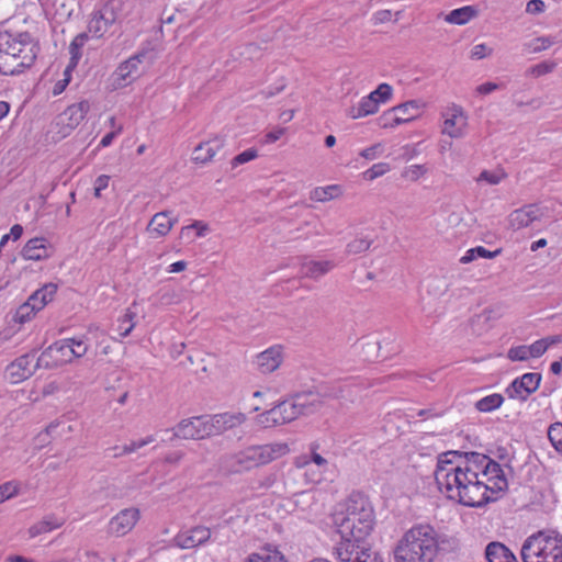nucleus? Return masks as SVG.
Segmentation results:
<instances>
[{
	"label": "nucleus",
	"mask_w": 562,
	"mask_h": 562,
	"mask_svg": "<svg viewBox=\"0 0 562 562\" xmlns=\"http://www.w3.org/2000/svg\"><path fill=\"white\" fill-rule=\"evenodd\" d=\"M334 524L341 538L336 547L337 555L349 558L352 550L370 544L375 515L369 497L363 493L352 492L346 499L344 509L335 513Z\"/></svg>",
	"instance_id": "f257e3e1"
},
{
	"label": "nucleus",
	"mask_w": 562,
	"mask_h": 562,
	"mask_svg": "<svg viewBox=\"0 0 562 562\" xmlns=\"http://www.w3.org/2000/svg\"><path fill=\"white\" fill-rule=\"evenodd\" d=\"M460 457V451H447L438 456L435 480L447 498L467 507H482L497 499L487 494L484 481H474L452 458Z\"/></svg>",
	"instance_id": "f03ea898"
},
{
	"label": "nucleus",
	"mask_w": 562,
	"mask_h": 562,
	"mask_svg": "<svg viewBox=\"0 0 562 562\" xmlns=\"http://www.w3.org/2000/svg\"><path fill=\"white\" fill-rule=\"evenodd\" d=\"M38 43L27 32H0V75L15 76L33 66Z\"/></svg>",
	"instance_id": "7ed1b4c3"
},
{
	"label": "nucleus",
	"mask_w": 562,
	"mask_h": 562,
	"mask_svg": "<svg viewBox=\"0 0 562 562\" xmlns=\"http://www.w3.org/2000/svg\"><path fill=\"white\" fill-rule=\"evenodd\" d=\"M438 552V535L430 525L408 529L394 549L395 562H432Z\"/></svg>",
	"instance_id": "20e7f679"
},
{
	"label": "nucleus",
	"mask_w": 562,
	"mask_h": 562,
	"mask_svg": "<svg viewBox=\"0 0 562 562\" xmlns=\"http://www.w3.org/2000/svg\"><path fill=\"white\" fill-rule=\"evenodd\" d=\"M288 451L286 443L254 445L227 457L226 465L231 473H244L266 465Z\"/></svg>",
	"instance_id": "39448f33"
},
{
	"label": "nucleus",
	"mask_w": 562,
	"mask_h": 562,
	"mask_svg": "<svg viewBox=\"0 0 562 562\" xmlns=\"http://www.w3.org/2000/svg\"><path fill=\"white\" fill-rule=\"evenodd\" d=\"M522 562H562V536L539 530L528 536L520 549Z\"/></svg>",
	"instance_id": "423d86ee"
},
{
	"label": "nucleus",
	"mask_w": 562,
	"mask_h": 562,
	"mask_svg": "<svg viewBox=\"0 0 562 562\" xmlns=\"http://www.w3.org/2000/svg\"><path fill=\"white\" fill-rule=\"evenodd\" d=\"M121 4L117 0H108L94 9L88 21V35L102 38L119 19Z\"/></svg>",
	"instance_id": "0eeeda50"
},
{
	"label": "nucleus",
	"mask_w": 562,
	"mask_h": 562,
	"mask_svg": "<svg viewBox=\"0 0 562 562\" xmlns=\"http://www.w3.org/2000/svg\"><path fill=\"white\" fill-rule=\"evenodd\" d=\"M36 349H33L8 364L5 368V376L11 383L16 384L23 382L31 378L37 369L42 368L41 366H36Z\"/></svg>",
	"instance_id": "6e6552de"
},
{
	"label": "nucleus",
	"mask_w": 562,
	"mask_h": 562,
	"mask_svg": "<svg viewBox=\"0 0 562 562\" xmlns=\"http://www.w3.org/2000/svg\"><path fill=\"white\" fill-rule=\"evenodd\" d=\"M90 109L88 101H81L69 105L63 113L56 117L57 133L61 138L68 136L85 119Z\"/></svg>",
	"instance_id": "1a4fd4ad"
},
{
	"label": "nucleus",
	"mask_w": 562,
	"mask_h": 562,
	"mask_svg": "<svg viewBox=\"0 0 562 562\" xmlns=\"http://www.w3.org/2000/svg\"><path fill=\"white\" fill-rule=\"evenodd\" d=\"M207 428V416H194L182 419L175 428H172V438L201 440L206 437H211Z\"/></svg>",
	"instance_id": "9d476101"
},
{
	"label": "nucleus",
	"mask_w": 562,
	"mask_h": 562,
	"mask_svg": "<svg viewBox=\"0 0 562 562\" xmlns=\"http://www.w3.org/2000/svg\"><path fill=\"white\" fill-rule=\"evenodd\" d=\"M341 389L333 394L324 393L321 394L316 391L297 392L290 396L295 408L301 416H308L315 414L323 406V398L326 396L340 397Z\"/></svg>",
	"instance_id": "9b49d317"
},
{
	"label": "nucleus",
	"mask_w": 562,
	"mask_h": 562,
	"mask_svg": "<svg viewBox=\"0 0 562 562\" xmlns=\"http://www.w3.org/2000/svg\"><path fill=\"white\" fill-rule=\"evenodd\" d=\"M541 374L537 372L525 373L516 378L505 390L506 395L513 400L525 402L535 393L541 382Z\"/></svg>",
	"instance_id": "f8f14e48"
},
{
	"label": "nucleus",
	"mask_w": 562,
	"mask_h": 562,
	"mask_svg": "<svg viewBox=\"0 0 562 562\" xmlns=\"http://www.w3.org/2000/svg\"><path fill=\"white\" fill-rule=\"evenodd\" d=\"M70 362L68 345L59 340L45 348L36 358V366L46 370L57 369Z\"/></svg>",
	"instance_id": "ddd939ff"
},
{
	"label": "nucleus",
	"mask_w": 562,
	"mask_h": 562,
	"mask_svg": "<svg viewBox=\"0 0 562 562\" xmlns=\"http://www.w3.org/2000/svg\"><path fill=\"white\" fill-rule=\"evenodd\" d=\"M543 215L544 212L539 204H526L510 212L508 215V227L514 231L529 227L532 223L540 221Z\"/></svg>",
	"instance_id": "4468645a"
},
{
	"label": "nucleus",
	"mask_w": 562,
	"mask_h": 562,
	"mask_svg": "<svg viewBox=\"0 0 562 562\" xmlns=\"http://www.w3.org/2000/svg\"><path fill=\"white\" fill-rule=\"evenodd\" d=\"M452 459L462 467V470L465 473L471 474L470 477L474 481H483L481 477L485 470L484 465H486L491 460L486 454L475 451L460 452V457Z\"/></svg>",
	"instance_id": "2eb2a0df"
},
{
	"label": "nucleus",
	"mask_w": 562,
	"mask_h": 562,
	"mask_svg": "<svg viewBox=\"0 0 562 562\" xmlns=\"http://www.w3.org/2000/svg\"><path fill=\"white\" fill-rule=\"evenodd\" d=\"M484 467L485 470L481 479L484 480L487 494L496 496L499 492L506 491L508 482L501 464L491 459Z\"/></svg>",
	"instance_id": "dca6fc26"
},
{
	"label": "nucleus",
	"mask_w": 562,
	"mask_h": 562,
	"mask_svg": "<svg viewBox=\"0 0 562 562\" xmlns=\"http://www.w3.org/2000/svg\"><path fill=\"white\" fill-rule=\"evenodd\" d=\"M247 417L244 413H222L207 416L209 434L218 436L229 429L240 426L246 422Z\"/></svg>",
	"instance_id": "f3484780"
},
{
	"label": "nucleus",
	"mask_w": 562,
	"mask_h": 562,
	"mask_svg": "<svg viewBox=\"0 0 562 562\" xmlns=\"http://www.w3.org/2000/svg\"><path fill=\"white\" fill-rule=\"evenodd\" d=\"M137 508H125L116 514L109 522V532L117 537L128 533L139 519Z\"/></svg>",
	"instance_id": "a211bd4d"
},
{
	"label": "nucleus",
	"mask_w": 562,
	"mask_h": 562,
	"mask_svg": "<svg viewBox=\"0 0 562 562\" xmlns=\"http://www.w3.org/2000/svg\"><path fill=\"white\" fill-rule=\"evenodd\" d=\"M336 267L333 260H315L304 256L300 263V273L302 278L319 280Z\"/></svg>",
	"instance_id": "6ab92c4d"
},
{
	"label": "nucleus",
	"mask_w": 562,
	"mask_h": 562,
	"mask_svg": "<svg viewBox=\"0 0 562 562\" xmlns=\"http://www.w3.org/2000/svg\"><path fill=\"white\" fill-rule=\"evenodd\" d=\"M211 537V530L204 526H196L188 531L179 532L176 544L182 549H191L205 543Z\"/></svg>",
	"instance_id": "aec40b11"
},
{
	"label": "nucleus",
	"mask_w": 562,
	"mask_h": 562,
	"mask_svg": "<svg viewBox=\"0 0 562 562\" xmlns=\"http://www.w3.org/2000/svg\"><path fill=\"white\" fill-rule=\"evenodd\" d=\"M282 361V347L279 345L266 349L256 357L257 368L263 374L276 371L281 366Z\"/></svg>",
	"instance_id": "412c9836"
},
{
	"label": "nucleus",
	"mask_w": 562,
	"mask_h": 562,
	"mask_svg": "<svg viewBox=\"0 0 562 562\" xmlns=\"http://www.w3.org/2000/svg\"><path fill=\"white\" fill-rule=\"evenodd\" d=\"M467 125L468 116L463 112L462 108L453 106L451 109V115L443 122L442 133L452 138H460L464 135Z\"/></svg>",
	"instance_id": "4be33fe9"
},
{
	"label": "nucleus",
	"mask_w": 562,
	"mask_h": 562,
	"mask_svg": "<svg viewBox=\"0 0 562 562\" xmlns=\"http://www.w3.org/2000/svg\"><path fill=\"white\" fill-rule=\"evenodd\" d=\"M170 215V211L156 213L150 220L147 231L150 234H155V237L166 236L177 223V218H171Z\"/></svg>",
	"instance_id": "5701e85b"
},
{
	"label": "nucleus",
	"mask_w": 562,
	"mask_h": 562,
	"mask_svg": "<svg viewBox=\"0 0 562 562\" xmlns=\"http://www.w3.org/2000/svg\"><path fill=\"white\" fill-rule=\"evenodd\" d=\"M223 146L221 139L215 138L212 142L200 143L193 150L192 160L195 164H206L212 160L216 151Z\"/></svg>",
	"instance_id": "b1692460"
},
{
	"label": "nucleus",
	"mask_w": 562,
	"mask_h": 562,
	"mask_svg": "<svg viewBox=\"0 0 562 562\" xmlns=\"http://www.w3.org/2000/svg\"><path fill=\"white\" fill-rule=\"evenodd\" d=\"M46 240L44 238H32L30 239L22 249L21 255L26 260H42L48 257V249L46 247Z\"/></svg>",
	"instance_id": "393cba45"
},
{
	"label": "nucleus",
	"mask_w": 562,
	"mask_h": 562,
	"mask_svg": "<svg viewBox=\"0 0 562 562\" xmlns=\"http://www.w3.org/2000/svg\"><path fill=\"white\" fill-rule=\"evenodd\" d=\"M88 40V33L82 32L75 36V38L71 41L69 45L70 59L65 69V75L71 74V71L78 66V63L82 56L81 48L85 46Z\"/></svg>",
	"instance_id": "a878e982"
},
{
	"label": "nucleus",
	"mask_w": 562,
	"mask_h": 562,
	"mask_svg": "<svg viewBox=\"0 0 562 562\" xmlns=\"http://www.w3.org/2000/svg\"><path fill=\"white\" fill-rule=\"evenodd\" d=\"M57 292V285L54 283H47L43 288L35 291L27 300V302L34 307V310L41 311L48 302L53 300V296Z\"/></svg>",
	"instance_id": "bb28decb"
},
{
	"label": "nucleus",
	"mask_w": 562,
	"mask_h": 562,
	"mask_svg": "<svg viewBox=\"0 0 562 562\" xmlns=\"http://www.w3.org/2000/svg\"><path fill=\"white\" fill-rule=\"evenodd\" d=\"M340 562H384V559L375 551H372L371 546L367 544L363 549L352 550L348 557L337 555Z\"/></svg>",
	"instance_id": "cd10ccee"
},
{
	"label": "nucleus",
	"mask_w": 562,
	"mask_h": 562,
	"mask_svg": "<svg viewBox=\"0 0 562 562\" xmlns=\"http://www.w3.org/2000/svg\"><path fill=\"white\" fill-rule=\"evenodd\" d=\"M379 110V104L373 95L368 94L362 98L358 106H352L348 110V115L351 119H359L363 116H368L370 114H374Z\"/></svg>",
	"instance_id": "c85d7f7f"
},
{
	"label": "nucleus",
	"mask_w": 562,
	"mask_h": 562,
	"mask_svg": "<svg viewBox=\"0 0 562 562\" xmlns=\"http://www.w3.org/2000/svg\"><path fill=\"white\" fill-rule=\"evenodd\" d=\"M145 55L146 52H140L123 61L116 69L119 79L126 81L127 79L133 78V75L137 72L138 64L142 63Z\"/></svg>",
	"instance_id": "c756f323"
},
{
	"label": "nucleus",
	"mask_w": 562,
	"mask_h": 562,
	"mask_svg": "<svg viewBox=\"0 0 562 562\" xmlns=\"http://www.w3.org/2000/svg\"><path fill=\"white\" fill-rule=\"evenodd\" d=\"M513 552L502 542L493 541L485 548V559L488 562H505Z\"/></svg>",
	"instance_id": "7c9ffc66"
},
{
	"label": "nucleus",
	"mask_w": 562,
	"mask_h": 562,
	"mask_svg": "<svg viewBox=\"0 0 562 562\" xmlns=\"http://www.w3.org/2000/svg\"><path fill=\"white\" fill-rule=\"evenodd\" d=\"M479 14V10L474 5H465L452 10L447 16L446 21L452 24L462 25Z\"/></svg>",
	"instance_id": "2f4dec72"
},
{
	"label": "nucleus",
	"mask_w": 562,
	"mask_h": 562,
	"mask_svg": "<svg viewBox=\"0 0 562 562\" xmlns=\"http://www.w3.org/2000/svg\"><path fill=\"white\" fill-rule=\"evenodd\" d=\"M282 418V413L278 404H276L272 408L259 414L257 416V422L263 427H276L285 424Z\"/></svg>",
	"instance_id": "473e14b6"
},
{
	"label": "nucleus",
	"mask_w": 562,
	"mask_h": 562,
	"mask_svg": "<svg viewBox=\"0 0 562 562\" xmlns=\"http://www.w3.org/2000/svg\"><path fill=\"white\" fill-rule=\"evenodd\" d=\"M504 403V396L499 393L487 395L475 403V408L482 413H490L499 408Z\"/></svg>",
	"instance_id": "72a5a7b5"
},
{
	"label": "nucleus",
	"mask_w": 562,
	"mask_h": 562,
	"mask_svg": "<svg viewBox=\"0 0 562 562\" xmlns=\"http://www.w3.org/2000/svg\"><path fill=\"white\" fill-rule=\"evenodd\" d=\"M362 348V355L363 357L369 360L373 361L374 359H378L380 357L387 358L389 355H381L380 350L382 348L381 341L375 340L373 338H367L361 342Z\"/></svg>",
	"instance_id": "f704fd0d"
},
{
	"label": "nucleus",
	"mask_w": 562,
	"mask_h": 562,
	"mask_svg": "<svg viewBox=\"0 0 562 562\" xmlns=\"http://www.w3.org/2000/svg\"><path fill=\"white\" fill-rule=\"evenodd\" d=\"M398 116L408 119V122L415 120L420 113V104L416 100L406 101L393 108Z\"/></svg>",
	"instance_id": "c9c22d12"
},
{
	"label": "nucleus",
	"mask_w": 562,
	"mask_h": 562,
	"mask_svg": "<svg viewBox=\"0 0 562 562\" xmlns=\"http://www.w3.org/2000/svg\"><path fill=\"white\" fill-rule=\"evenodd\" d=\"M265 550H267L268 553H251L244 560V562H288L280 551L274 550L273 552H270L268 548Z\"/></svg>",
	"instance_id": "e433bc0d"
},
{
	"label": "nucleus",
	"mask_w": 562,
	"mask_h": 562,
	"mask_svg": "<svg viewBox=\"0 0 562 562\" xmlns=\"http://www.w3.org/2000/svg\"><path fill=\"white\" fill-rule=\"evenodd\" d=\"M407 122H408V119L404 117V116H398V114H396V112L394 111L393 108L385 111L378 119V124L382 128L394 127L396 125L407 123Z\"/></svg>",
	"instance_id": "4c0bfd02"
},
{
	"label": "nucleus",
	"mask_w": 562,
	"mask_h": 562,
	"mask_svg": "<svg viewBox=\"0 0 562 562\" xmlns=\"http://www.w3.org/2000/svg\"><path fill=\"white\" fill-rule=\"evenodd\" d=\"M339 193V188L337 186H328L325 188H315L311 193V199L325 202L336 198Z\"/></svg>",
	"instance_id": "58836bf2"
},
{
	"label": "nucleus",
	"mask_w": 562,
	"mask_h": 562,
	"mask_svg": "<svg viewBox=\"0 0 562 562\" xmlns=\"http://www.w3.org/2000/svg\"><path fill=\"white\" fill-rule=\"evenodd\" d=\"M557 68V63L553 60L541 61L537 65L529 67L526 71L527 76H531L533 78H539L547 74L552 72Z\"/></svg>",
	"instance_id": "ea45409f"
},
{
	"label": "nucleus",
	"mask_w": 562,
	"mask_h": 562,
	"mask_svg": "<svg viewBox=\"0 0 562 562\" xmlns=\"http://www.w3.org/2000/svg\"><path fill=\"white\" fill-rule=\"evenodd\" d=\"M278 406L282 413V420L285 422V424H289L300 417L295 404H293L292 400L289 397L286 400H283L278 403Z\"/></svg>",
	"instance_id": "a19ab883"
},
{
	"label": "nucleus",
	"mask_w": 562,
	"mask_h": 562,
	"mask_svg": "<svg viewBox=\"0 0 562 562\" xmlns=\"http://www.w3.org/2000/svg\"><path fill=\"white\" fill-rule=\"evenodd\" d=\"M135 316V313L127 310L125 314L119 319L117 330L121 337H127L131 334L135 327V323L133 322Z\"/></svg>",
	"instance_id": "79ce46f5"
},
{
	"label": "nucleus",
	"mask_w": 562,
	"mask_h": 562,
	"mask_svg": "<svg viewBox=\"0 0 562 562\" xmlns=\"http://www.w3.org/2000/svg\"><path fill=\"white\" fill-rule=\"evenodd\" d=\"M372 239L366 237H357L347 245V252L351 255H358L367 251L372 245Z\"/></svg>",
	"instance_id": "37998d69"
},
{
	"label": "nucleus",
	"mask_w": 562,
	"mask_h": 562,
	"mask_svg": "<svg viewBox=\"0 0 562 562\" xmlns=\"http://www.w3.org/2000/svg\"><path fill=\"white\" fill-rule=\"evenodd\" d=\"M507 358L510 361H527L531 359L530 348L526 345L512 347L507 351Z\"/></svg>",
	"instance_id": "c03bdc74"
},
{
	"label": "nucleus",
	"mask_w": 562,
	"mask_h": 562,
	"mask_svg": "<svg viewBox=\"0 0 562 562\" xmlns=\"http://www.w3.org/2000/svg\"><path fill=\"white\" fill-rule=\"evenodd\" d=\"M20 492V484L16 481H9L0 485V504L16 496Z\"/></svg>",
	"instance_id": "a18cd8bd"
},
{
	"label": "nucleus",
	"mask_w": 562,
	"mask_h": 562,
	"mask_svg": "<svg viewBox=\"0 0 562 562\" xmlns=\"http://www.w3.org/2000/svg\"><path fill=\"white\" fill-rule=\"evenodd\" d=\"M59 526H60V524L57 521H53L50 519H44V520L38 521L37 524L33 525L29 531H30L31 537H36L41 533H45L53 529H56Z\"/></svg>",
	"instance_id": "49530a36"
},
{
	"label": "nucleus",
	"mask_w": 562,
	"mask_h": 562,
	"mask_svg": "<svg viewBox=\"0 0 562 562\" xmlns=\"http://www.w3.org/2000/svg\"><path fill=\"white\" fill-rule=\"evenodd\" d=\"M393 89L389 83H380L375 90L370 92L373 99L378 101V104L385 103L392 97Z\"/></svg>",
	"instance_id": "de8ad7c7"
},
{
	"label": "nucleus",
	"mask_w": 562,
	"mask_h": 562,
	"mask_svg": "<svg viewBox=\"0 0 562 562\" xmlns=\"http://www.w3.org/2000/svg\"><path fill=\"white\" fill-rule=\"evenodd\" d=\"M71 426L68 425L66 422H53L46 427V432L50 437H57V436H64L66 434H69L71 431Z\"/></svg>",
	"instance_id": "09e8293b"
},
{
	"label": "nucleus",
	"mask_w": 562,
	"mask_h": 562,
	"mask_svg": "<svg viewBox=\"0 0 562 562\" xmlns=\"http://www.w3.org/2000/svg\"><path fill=\"white\" fill-rule=\"evenodd\" d=\"M36 311L34 307L26 301L24 304L19 306L15 312L14 321L23 324L31 319V316L34 315Z\"/></svg>",
	"instance_id": "8fccbe9b"
},
{
	"label": "nucleus",
	"mask_w": 562,
	"mask_h": 562,
	"mask_svg": "<svg viewBox=\"0 0 562 562\" xmlns=\"http://www.w3.org/2000/svg\"><path fill=\"white\" fill-rule=\"evenodd\" d=\"M390 170L389 164L379 162L369 168L364 173L367 180H374L378 177L385 175Z\"/></svg>",
	"instance_id": "3c124183"
},
{
	"label": "nucleus",
	"mask_w": 562,
	"mask_h": 562,
	"mask_svg": "<svg viewBox=\"0 0 562 562\" xmlns=\"http://www.w3.org/2000/svg\"><path fill=\"white\" fill-rule=\"evenodd\" d=\"M257 156H258V151L255 148H248V149L244 150L243 153L236 155L232 159V161H231L232 167L235 168L238 165L248 162V161L255 159Z\"/></svg>",
	"instance_id": "603ef678"
},
{
	"label": "nucleus",
	"mask_w": 562,
	"mask_h": 562,
	"mask_svg": "<svg viewBox=\"0 0 562 562\" xmlns=\"http://www.w3.org/2000/svg\"><path fill=\"white\" fill-rule=\"evenodd\" d=\"M547 434L550 443L554 448L562 440V422L551 424Z\"/></svg>",
	"instance_id": "864d4df0"
},
{
	"label": "nucleus",
	"mask_w": 562,
	"mask_h": 562,
	"mask_svg": "<svg viewBox=\"0 0 562 562\" xmlns=\"http://www.w3.org/2000/svg\"><path fill=\"white\" fill-rule=\"evenodd\" d=\"M196 231L195 236L202 237L205 232L209 229L206 224H203L200 221H195L193 224L188 225L181 229V236H188L191 231Z\"/></svg>",
	"instance_id": "5fc2aeb1"
},
{
	"label": "nucleus",
	"mask_w": 562,
	"mask_h": 562,
	"mask_svg": "<svg viewBox=\"0 0 562 562\" xmlns=\"http://www.w3.org/2000/svg\"><path fill=\"white\" fill-rule=\"evenodd\" d=\"M553 43L554 42L552 38L541 36L535 38L529 46L531 47L533 53H539L541 50L549 48L551 45H553Z\"/></svg>",
	"instance_id": "6e6d98bb"
},
{
	"label": "nucleus",
	"mask_w": 562,
	"mask_h": 562,
	"mask_svg": "<svg viewBox=\"0 0 562 562\" xmlns=\"http://www.w3.org/2000/svg\"><path fill=\"white\" fill-rule=\"evenodd\" d=\"M153 441H154V438L151 436H149L145 439L137 440V441H132L130 445H125L122 447V453H124V454L132 453V452L136 451L137 449H140L144 446H146Z\"/></svg>",
	"instance_id": "4d7b16f0"
},
{
	"label": "nucleus",
	"mask_w": 562,
	"mask_h": 562,
	"mask_svg": "<svg viewBox=\"0 0 562 562\" xmlns=\"http://www.w3.org/2000/svg\"><path fill=\"white\" fill-rule=\"evenodd\" d=\"M427 172V168L424 165H412L405 170V176L409 177L411 180L416 181Z\"/></svg>",
	"instance_id": "13d9d810"
},
{
	"label": "nucleus",
	"mask_w": 562,
	"mask_h": 562,
	"mask_svg": "<svg viewBox=\"0 0 562 562\" xmlns=\"http://www.w3.org/2000/svg\"><path fill=\"white\" fill-rule=\"evenodd\" d=\"M68 350H69L70 359L72 361L74 358L83 357L88 351V346H87L86 341L82 339V340H80L79 344H77L76 347L69 348Z\"/></svg>",
	"instance_id": "bf43d9fd"
},
{
	"label": "nucleus",
	"mask_w": 562,
	"mask_h": 562,
	"mask_svg": "<svg viewBox=\"0 0 562 562\" xmlns=\"http://www.w3.org/2000/svg\"><path fill=\"white\" fill-rule=\"evenodd\" d=\"M529 348L532 358H539L548 350L542 338L529 345Z\"/></svg>",
	"instance_id": "052dcab7"
},
{
	"label": "nucleus",
	"mask_w": 562,
	"mask_h": 562,
	"mask_svg": "<svg viewBox=\"0 0 562 562\" xmlns=\"http://www.w3.org/2000/svg\"><path fill=\"white\" fill-rule=\"evenodd\" d=\"M110 177L106 175L99 176L94 181V195L101 196V191L106 189L109 186Z\"/></svg>",
	"instance_id": "680f3d73"
},
{
	"label": "nucleus",
	"mask_w": 562,
	"mask_h": 562,
	"mask_svg": "<svg viewBox=\"0 0 562 562\" xmlns=\"http://www.w3.org/2000/svg\"><path fill=\"white\" fill-rule=\"evenodd\" d=\"M546 4L542 0H530L527 3L526 12L530 14H538L544 11Z\"/></svg>",
	"instance_id": "e2e57ef3"
},
{
	"label": "nucleus",
	"mask_w": 562,
	"mask_h": 562,
	"mask_svg": "<svg viewBox=\"0 0 562 562\" xmlns=\"http://www.w3.org/2000/svg\"><path fill=\"white\" fill-rule=\"evenodd\" d=\"M503 177H504V175L499 176V175H496L494 172H491V171H487V170H483L480 173L477 180L479 181L484 180V181H486L490 184H497V183H499V181L502 180Z\"/></svg>",
	"instance_id": "0e129e2a"
},
{
	"label": "nucleus",
	"mask_w": 562,
	"mask_h": 562,
	"mask_svg": "<svg viewBox=\"0 0 562 562\" xmlns=\"http://www.w3.org/2000/svg\"><path fill=\"white\" fill-rule=\"evenodd\" d=\"M492 53L491 48H487L485 44H477L473 47L471 56L475 59H482Z\"/></svg>",
	"instance_id": "69168bd1"
},
{
	"label": "nucleus",
	"mask_w": 562,
	"mask_h": 562,
	"mask_svg": "<svg viewBox=\"0 0 562 562\" xmlns=\"http://www.w3.org/2000/svg\"><path fill=\"white\" fill-rule=\"evenodd\" d=\"M70 80H71V74H68V75L64 74V79L58 80L54 85L53 94L58 95V94L63 93L65 91L66 87L69 85Z\"/></svg>",
	"instance_id": "338daca9"
},
{
	"label": "nucleus",
	"mask_w": 562,
	"mask_h": 562,
	"mask_svg": "<svg viewBox=\"0 0 562 562\" xmlns=\"http://www.w3.org/2000/svg\"><path fill=\"white\" fill-rule=\"evenodd\" d=\"M380 150H381V144H375L373 146H370V147L363 149L360 153V156L366 158V159L372 160V159L376 158V156L380 153Z\"/></svg>",
	"instance_id": "774afa93"
}]
</instances>
